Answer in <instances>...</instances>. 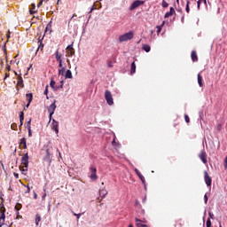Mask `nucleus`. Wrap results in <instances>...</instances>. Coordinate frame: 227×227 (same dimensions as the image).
<instances>
[{"instance_id":"nucleus-1","label":"nucleus","mask_w":227,"mask_h":227,"mask_svg":"<svg viewBox=\"0 0 227 227\" xmlns=\"http://www.w3.org/2000/svg\"><path fill=\"white\" fill-rule=\"evenodd\" d=\"M21 165L20 170L22 173H26L27 171V168L29 167V154L27 153L22 156Z\"/></svg>"},{"instance_id":"nucleus-2","label":"nucleus","mask_w":227,"mask_h":227,"mask_svg":"<svg viewBox=\"0 0 227 227\" xmlns=\"http://www.w3.org/2000/svg\"><path fill=\"white\" fill-rule=\"evenodd\" d=\"M132 38H134V33L128 32L119 36V42L121 43L128 42V40H132Z\"/></svg>"},{"instance_id":"nucleus-3","label":"nucleus","mask_w":227,"mask_h":227,"mask_svg":"<svg viewBox=\"0 0 227 227\" xmlns=\"http://www.w3.org/2000/svg\"><path fill=\"white\" fill-rule=\"evenodd\" d=\"M90 178L92 180V182H97L98 180V176H97V168L93 165L90 168Z\"/></svg>"},{"instance_id":"nucleus-4","label":"nucleus","mask_w":227,"mask_h":227,"mask_svg":"<svg viewBox=\"0 0 227 227\" xmlns=\"http://www.w3.org/2000/svg\"><path fill=\"white\" fill-rule=\"evenodd\" d=\"M135 221H136L137 227H150V224H148V220H146L145 218L144 219L135 218Z\"/></svg>"},{"instance_id":"nucleus-5","label":"nucleus","mask_w":227,"mask_h":227,"mask_svg":"<svg viewBox=\"0 0 227 227\" xmlns=\"http://www.w3.org/2000/svg\"><path fill=\"white\" fill-rule=\"evenodd\" d=\"M105 98L108 104V106H113L114 104V101L113 99V94L109 90L105 91Z\"/></svg>"},{"instance_id":"nucleus-6","label":"nucleus","mask_w":227,"mask_h":227,"mask_svg":"<svg viewBox=\"0 0 227 227\" xmlns=\"http://www.w3.org/2000/svg\"><path fill=\"white\" fill-rule=\"evenodd\" d=\"M6 208L4 207H1V216H0V227L4 226V219H6ZM6 227H10L6 225Z\"/></svg>"},{"instance_id":"nucleus-7","label":"nucleus","mask_w":227,"mask_h":227,"mask_svg":"<svg viewBox=\"0 0 227 227\" xmlns=\"http://www.w3.org/2000/svg\"><path fill=\"white\" fill-rule=\"evenodd\" d=\"M67 56L68 58H72L74 54H75V51L74 50V44H70L66 49Z\"/></svg>"},{"instance_id":"nucleus-8","label":"nucleus","mask_w":227,"mask_h":227,"mask_svg":"<svg viewBox=\"0 0 227 227\" xmlns=\"http://www.w3.org/2000/svg\"><path fill=\"white\" fill-rule=\"evenodd\" d=\"M204 180L207 187H210V185H212V177H210L207 171H204Z\"/></svg>"},{"instance_id":"nucleus-9","label":"nucleus","mask_w":227,"mask_h":227,"mask_svg":"<svg viewBox=\"0 0 227 227\" xmlns=\"http://www.w3.org/2000/svg\"><path fill=\"white\" fill-rule=\"evenodd\" d=\"M145 4L144 1L137 0L132 3V4L129 6V10H136V8H139V6Z\"/></svg>"},{"instance_id":"nucleus-10","label":"nucleus","mask_w":227,"mask_h":227,"mask_svg":"<svg viewBox=\"0 0 227 227\" xmlns=\"http://www.w3.org/2000/svg\"><path fill=\"white\" fill-rule=\"evenodd\" d=\"M51 129L56 132L57 136L59 134V123L54 119H52Z\"/></svg>"},{"instance_id":"nucleus-11","label":"nucleus","mask_w":227,"mask_h":227,"mask_svg":"<svg viewBox=\"0 0 227 227\" xmlns=\"http://www.w3.org/2000/svg\"><path fill=\"white\" fill-rule=\"evenodd\" d=\"M199 158L203 162V164H207L208 160H207V152L205 150H202L200 153L199 154Z\"/></svg>"},{"instance_id":"nucleus-12","label":"nucleus","mask_w":227,"mask_h":227,"mask_svg":"<svg viewBox=\"0 0 227 227\" xmlns=\"http://www.w3.org/2000/svg\"><path fill=\"white\" fill-rule=\"evenodd\" d=\"M54 111H56V100L48 106V113H51V115L54 114Z\"/></svg>"},{"instance_id":"nucleus-13","label":"nucleus","mask_w":227,"mask_h":227,"mask_svg":"<svg viewBox=\"0 0 227 227\" xmlns=\"http://www.w3.org/2000/svg\"><path fill=\"white\" fill-rule=\"evenodd\" d=\"M19 88H24V80L22 79V76L19 77L16 88L17 91H19Z\"/></svg>"},{"instance_id":"nucleus-14","label":"nucleus","mask_w":227,"mask_h":227,"mask_svg":"<svg viewBox=\"0 0 227 227\" xmlns=\"http://www.w3.org/2000/svg\"><path fill=\"white\" fill-rule=\"evenodd\" d=\"M175 13H176L175 8L170 7V11H169V12H167L165 13L164 18H165V19H169V17H171V15H175Z\"/></svg>"},{"instance_id":"nucleus-15","label":"nucleus","mask_w":227,"mask_h":227,"mask_svg":"<svg viewBox=\"0 0 227 227\" xmlns=\"http://www.w3.org/2000/svg\"><path fill=\"white\" fill-rule=\"evenodd\" d=\"M20 146H23V150H27V144H26V137H23L20 139Z\"/></svg>"},{"instance_id":"nucleus-16","label":"nucleus","mask_w":227,"mask_h":227,"mask_svg":"<svg viewBox=\"0 0 227 227\" xmlns=\"http://www.w3.org/2000/svg\"><path fill=\"white\" fill-rule=\"evenodd\" d=\"M191 58L193 63H196V61H198V53H196V51H192Z\"/></svg>"},{"instance_id":"nucleus-17","label":"nucleus","mask_w":227,"mask_h":227,"mask_svg":"<svg viewBox=\"0 0 227 227\" xmlns=\"http://www.w3.org/2000/svg\"><path fill=\"white\" fill-rule=\"evenodd\" d=\"M52 157V154H51V153L49 152V149L46 150V156L44 158V160H46V162H49V164H51V159Z\"/></svg>"},{"instance_id":"nucleus-18","label":"nucleus","mask_w":227,"mask_h":227,"mask_svg":"<svg viewBox=\"0 0 227 227\" xmlns=\"http://www.w3.org/2000/svg\"><path fill=\"white\" fill-rule=\"evenodd\" d=\"M134 74H136V62L133 61L131 63V67H130V74L134 75Z\"/></svg>"},{"instance_id":"nucleus-19","label":"nucleus","mask_w":227,"mask_h":227,"mask_svg":"<svg viewBox=\"0 0 227 227\" xmlns=\"http://www.w3.org/2000/svg\"><path fill=\"white\" fill-rule=\"evenodd\" d=\"M62 58V55L59 54V51H56V60L59 62V63H63V59Z\"/></svg>"},{"instance_id":"nucleus-20","label":"nucleus","mask_w":227,"mask_h":227,"mask_svg":"<svg viewBox=\"0 0 227 227\" xmlns=\"http://www.w3.org/2000/svg\"><path fill=\"white\" fill-rule=\"evenodd\" d=\"M65 79H74V76L72 75V71L70 69L66 72Z\"/></svg>"},{"instance_id":"nucleus-21","label":"nucleus","mask_w":227,"mask_h":227,"mask_svg":"<svg viewBox=\"0 0 227 227\" xmlns=\"http://www.w3.org/2000/svg\"><path fill=\"white\" fill-rule=\"evenodd\" d=\"M198 82H199V86L200 88H203V77H201L200 74H198Z\"/></svg>"},{"instance_id":"nucleus-22","label":"nucleus","mask_w":227,"mask_h":227,"mask_svg":"<svg viewBox=\"0 0 227 227\" xmlns=\"http://www.w3.org/2000/svg\"><path fill=\"white\" fill-rule=\"evenodd\" d=\"M142 49L145 52H150V51H152V47H150V45L148 44H143Z\"/></svg>"},{"instance_id":"nucleus-23","label":"nucleus","mask_w":227,"mask_h":227,"mask_svg":"<svg viewBox=\"0 0 227 227\" xmlns=\"http://www.w3.org/2000/svg\"><path fill=\"white\" fill-rule=\"evenodd\" d=\"M137 175L140 178L142 184L145 185V184H146V180L145 179V176H143V174H141V172H139Z\"/></svg>"},{"instance_id":"nucleus-24","label":"nucleus","mask_w":227,"mask_h":227,"mask_svg":"<svg viewBox=\"0 0 227 227\" xmlns=\"http://www.w3.org/2000/svg\"><path fill=\"white\" fill-rule=\"evenodd\" d=\"M106 194H107V190L102 189V190L99 191V196H100L101 198H106Z\"/></svg>"},{"instance_id":"nucleus-25","label":"nucleus","mask_w":227,"mask_h":227,"mask_svg":"<svg viewBox=\"0 0 227 227\" xmlns=\"http://www.w3.org/2000/svg\"><path fill=\"white\" fill-rule=\"evenodd\" d=\"M50 86L51 88H52L53 90H59V87H56V82L54 80H51L50 82Z\"/></svg>"},{"instance_id":"nucleus-26","label":"nucleus","mask_w":227,"mask_h":227,"mask_svg":"<svg viewBox=\"0 0 227 227\" xmlns=\"http://www.w3.org/2000/svg\"><path fill=\"white\" fill-rule=\"evenodd\" d=\"M20 127H22L23 121H24V112H20Z\"/></svg>"},{"instance_id":"nucleus-27","label":"nucleus","mask_w":227,"mask_h":227,"mask_svg":"<svg viewBox=\"0 0 227 227\" xmlns=\"http://www.w3.org/2000/svg\"><path fill=\"white\" fill-rule=\"evenodd\" d=\"M164 24H166V21H163L160 26H157V34L159 35L160 31H162V27H164Z\"/></svg>"},{"instance_id":"nucleus-28","label":"nucleus","mask_w":227,"mask_h":227,"mask_svg":"<svg viewBox=\"0 0 227 227\" xmlns=\"http://www.w3.org/2000/svg\"><path fill=\"white\" fill-rule=\"evenodd\" d=\"M40 221H42V217L40 216V215H38V214L35 215V223L36 226H38Z\"/></svg>"},{"instance_id":"nucleus-29","label":"nucleus","mask_w":227,"mask_h":227,"mask_svg":"<svg viewBox=\"0 0 227 227\" xmlns=\"http://www.w3.org/2000/svg\"><path fill=\"white\" fill-rule=\"evenodd\" d=\"M27 102H33V93H28L26 95Z\"/></svg>"},{"instance_id":"nucleus-30","label":"nucleus","mask_w":227,"mask_h":227,"mask_svg":"<svg viewBox=\"0 0 227 227\" xmlns=\"http://www.w3.org/2000/svg\"><path fill=\"white\" fill-rule=\"evenodd\" d=\"M31 6H32V9L29 10V13L30 15H34V13H36V11H33V10L36 8V5L35 4H32Z\"/></svg>"},{"instance_id":"nucleus-31","label":"nucleus","mask_w":227,"mask_h":227,"mask_svg":"<svg viewBox=\"0 0 227 227\" xmlns=\"http://www.w3.org/2000/svg\"><path fill=\"white\" fill-rule=\"evenodd\" d=\"M67 70V67H64L61 69H59V75H65V72Z\"/></svg>"},{"instance_id":"nucleus-32","label":"nucleus","mask_w":227,"mask_h":227,"mask_svg":"<svg viewBox=\"0 0 227 227\" xmlns=\"http://www.w3.org/2000/svg\"><path fill=\"white\" fill-rule=\"evenodd\" d=\"M72 214L76 217V219L79 221V219H81V216L82 215L83 213H80V214H76L74 211H71Z\"/></svg>"},{"instance_id":"nucleus-33","label":"nucleus","mask_w":227,"mask_h":227,"mask_svg":"<svg viewBox=\"0 0 227 227\" xmlns=\"http://www.w3.org/2000/svg\"><path fill=\"white\" fill-rule=\"evenodd\" d=\"M14 208L17 212H19V210L22 209V204L17 203Z\"/></svg>"},{"instance_id":"nucleus-34","label":"nucleus","mask_w":227,"mask_h":227,"mask_svg":"<svg viewBox=\"0 0 227 227\" xmlns=\"http://www.w3.org/2000/svg\"><path fill=\"white\" fill-rule=\"evenodd\" d=\"M189 4H191V2L189 0L186 1V13H189V12H191V9L189 8Z\"/></svg>"},{"instance_id":"nucleus-35","label":"nucleus","mask_w":227,"mask_h":227,"mask_svg":"<svg viewBox=\"0 0 227 227\" xmlns=\"http://www.w3.org/2000/svg\"><path fill=\"white\" fill-rule=\"evenodd\" d=\"M161 6L162 8H168V6H169V4H168L166 0H162Z\"/></svg>"},{"instance_id":"nucleus-36","label":"nucleus","mask_w":227,"mask_h":227,"mask_svg":"<svg viewBox=\"0 0 227 227\" xmlns=\"http://www.w3.org/2000/svg\"><path fill=\"white\" fill-rule=\"evenodd\" d=\"M201 1H204V4H207V0H199L197 2V7L200 10V6H201Z\"/></svg>"},{"instance_id":"nucleus-37","label":"nucleus","mask_w":227,"mask_h":227,"mask_svg":"<svg viewBox=\"0 0 227 227\" xmlns=\"http://www.w3.org/2000/svg\"><path fill=\"white\" fill-rule=\"evenodd\" d=\"M206 226L207 227H212V222L210 221V218H207V220L206 222Z\"/></svg>"},{"instance_id":"nucleus-38","label":"nucleus","mask_w":227,"mask_h":227,"mask_svg":"<svg viewBox=\"0 0 227 227\" xmlns=\"http://www.w3.org/2000/svg\"><path fill=\"white\" fill-rule=\"evenodd\" d=\"M25 126L27 129H31V119H29V121L25 124Z\"/></svg>"},{"instance_id":"nucleus-39","label":"nucleus","mask_w":227,"mask_h":227,"mask_svg":"<svg viewBox=\"0 0 227 227\" xmlns=\"http://www.w3.org/2000/svg\"><path fill=\"white\" fill-rule=\"evenodd\" d=\"M44 94L46 95V98L49 99V96H47V95H49V86H46Z\"/></svg>"},{"instance_id":"nucleus-40","label":"nucleus","mask_w":227,"mask_h":227,"mask_svg":"<svg viewBox=\"0 0 227 227\" xmlns=\"http://www.w3.org/2000/svg\"><path fill=\"white\" fill-rule=\"evenodd\" d=\"M184 120H185L186 123H191V119L189 118V115L184 114Z\"/></svg>"},{"instance_id":"nucleus-41","label":"nucleus","mask_w":227,"mask_h":227,"mask_svg":"<svg viewBox=\"0 0 227 227\" xmlns=\"http://www.w3.org/2000/svg\"><path fill=\"white\" fill-rule=\"evenodd\" d=\"M31 192V188L29 185H27V191L25 192V194H29Z\"/></svg>"},{"instance_id":"nucleus-42","label":"nucleus","mask_w":227,"mask_h":227,"mask_svg":"<svg viewBox=\"0 0 227 227\" xmlns=\"http://www.w3.org/2000/svg\"><path fill=\"white\" fill-rule=\"evenodd\" d=\"M37 51H43V43H40Z\"/></svg>"},{"instance_id":"nucleus-43","label":"nucleus","mask_w":227,"mask_h":227,"mask_svg":"<svg viewBox=\"0 0 227 227\" xmlns=\"http://www.w3.org/2000/svg\"><path fill=\"white\" fill-rule=\"evenodd\" d=\"M224 168L227 169V155L224 159V163H223Z\"/></svg>"},{"instance_id":"nucleus-44","label":"nucleus","mask_w":227,"mask_h":227,"mask_svg":"<svg viewBox=\"0 0 227 227\" xmlns=\"http://www.w3.org/2000/svg\"><path fill=\"white\" fill-rule=\"evenodd\" d=\"M204 200H205V203H208V197L207 196V194L204 195Z\"/></svg>"},{"instance_id":"nucleus-45","label":"nucleus","mask_w":227,"mask_h":227,"mask_svg":"<svg viewBox=\"0 0 227 227\" xmlns=\"http://www.w3.org/2000/svg\"><path fill=\"white\" fill-rule=\"evenodd\" d=\"M28 130V137H31L33 136V132H31V128Z\"/></svg>"},{"instance_id":"nucleus-46","label":"nucleus","mask_w":227,"mask_h":227,"mask_svg":"<svg viewBox=\"0 0 227 227\" xmlns=\"http://www.w3.org/2000/svg\"><path fill=\"white\" fill-rule=\"evenodd\" d=\"M107 67H109V68H113V62H108V64H107Z\"/></svg>"},{"instance_id":"nucleus-47","label":"nucleus","mask_w":227,"mask_h":227,"mask_svg":"<svg viewBox=\"0 0 227 227\" xmlns=\"http://www.w3.org/2000/svg\"><path fill=\"white\" fill-rule=\"evenodd\" d=\"M42 4H43V0L40 1V3L37 4V7L40 8V6H42Z\"/></svg>"},{"instance_id":"nucleus-48","label":"nucleus","mask_w":227,"mask_h":227,"mask_svg":"<svg viewBox=\"0 0 227 227\" xmlns=\"http://www.w3.org/2000/svg\"><path fill=\"white\" fill-rule=\"evenodd\" d=\"M59 68H65V67H63V62H59Z\"/></svg>"},{"instance_id":"nucleus-49","label":"nucleus","mask_w":227,"mask_h":227,"mask_svg":"<svg viewBox=\"0 0 227 227\" xmlns=\"http://www.w3.org/2000/svg\"><path fill=\"white\" fill-rule=\"evenodd\" d=\"M8 77H10V73H5L4 81H5L6 79H8Z\"/></svg>"},{"instance_id":"nucleus-50","label":"nucleus","mask_w":227,"mask_h":227,"mask_svg":"<svg viewBox=\"0 0 227 227\" xmlns=\"http://www.w3.org/2000/svg\"><path fill=\"white\" fill-rule=\"evenodd\" d=\"M112 145H113V146H116V139H114V140L112 141Z\"/></svg>"},{"instance_id":"nucleus-51","label":"nucleus","mask_w":227,"mask_h":227,"mask_svg":"<svg viewBox=\"0 0 227 227\" xmlns=\"http://www.w3.org/2000/svg\"><path fill=\"white\" fill-rule=\"evenodd\" d=\"M6 68L8 69V71L10 72V70H12V67L10 65H6Z\"/></svg>"},{"instance_id":"nucleus-52","label":"nucleus","mask_w":227,"mask_h":227,"mask_svg":"<svg viewBox=\"0 0 227 227\" xmlns=\"http://www.w3.org/2000/svg\"><path fill=\"white\" fill-rule=\"evenodd\" d=\"M208 215L210 219H214V215L212 213L209 212Z\"/></svg>"},{"instance_id":"nucleus-53","label":"nucleus","mask_w":227,"mask_h":227,"mask_svg":"<svg viewBox=\"0 0 227 227\" xmlns=\"http://www.w3.org/2000/svg\"><path fill=\"white\" fill-rule=\"evenodd\" d=\"M95 10V5H92V7L90 8V13H91V12H93Z\"/></svg>"},{"instance_id":"nucleus-54","label":"nucleus","mask_w":227,"mask_h":227,"mask_svg":"<svg viewBox=\"0 0 227 227\" xmlns=\"http://www.w3.org/2000/svg\"><path fill=\"white\" fill-rule=\"evenodd\" d=\"M10 31L8 32V34L6 35V38H7V40H10Z\"/></svg>"},{"instance_id":"nucleus-55","label":"nucleus","mask_w":227,"mask_h":227,"mask_svg":"<svg viewBox=\"0 0 227 227\" xmlns=\"http://www.w3.org/2000/svg\"><path fill=\"white\" fill-rule=\"evenodd\" d=\"M29 106H31V102L28 101V103L26 105L27 109L29 107Z\"/></svg>"},{"instance_id":"nucleus-56","label":"nucleus","mask_w":227,"mask_h":227,"mask_svg":"<svg viewBox=\"0 0 227 227\" xmlns=\"http://www.w3.org/2000/svg\"><path fill=\"white\" fill-rule=\"evenodd\" d=\"M49 118H50V121L52 120V114L51 115V113H49Z\"/></svg>"},{"instance_id":"nucleus-57","label":"nucleus","mask_w":227,"mask_h":227,"mask_svg":"<svg viewBox=\"0 0 227 227\" xmlns=\"http://www.w3.org/2000/svg\"><path fill=\"white\" fill-rule=\"evenodd\" d=\"M19 214H20L19 211H17V213H16L17 219H19L20 217V215Z\"/></svg>"},{"instance_id":"nucleus-58","label":"nucleus","mask_w":227,"mask_h":227,"mask_svg":"<svg viewBox=\"0 0 227 227\" xmlns=\"http://www.w3.org/2000/svg\"><path fill=\"white\" fill-rule=\"evenodd\" d=\"M135 173H136V175H137V173H140V172L137 168H135Z\"/></svg>"},{"instance_id":"nucleus-59","label":"nucleus","mask_w":227,"mask_h":227,"mask_svg":"<svg viewBox=\"0 0 227 227\" xmlns=\"http://www.w3.org/2000/svg\"><path fill=\"white\" fill-rule=\"evenodd\" d=\"M14 176H15V178H19V174L14 173Z\"/></svg>"},{"instance_id":"nucleus-60","label":"nucleus","mask_w":227,"mask_h":227,"mask_svg":"<svg viewBox=\"0 0 227 227\" xmlns=\"http://www.w3.org/2000/svg\"><path fill=\"white\" fill-rule=\"evenodd\" d=\"M74 17H77V14H73V16H72V18H71V20H72V19H74Z\"/></svg>"},{"instance_id":"nucleus-61","label":"nucleus","mask_w":227,"mask_h":227,"mask_svg":"<svg viewBox=\"0 0 227 227\" xmlns=\"http://www.w3.org/2000/svg\"><path fill=\"white\" fill-rule=\"evenodd\" d=\"M60 88H63V81L60 82Z\"/></svg>"},{"instance_id":"nucleus-62","label":"nucleus","mask_w":227,"mask_h":227,"mask_svg":"<svg viewBox=\"0 0 227 227\" xmlns=\"http://www.w3.org/2000/svg\"><path fill=\"white\" fill-rule=\"evenodd\" d=\"M129 227H134L132 224H129Z\"/></svg>"},{"instance_id":"nucleus-63","label":"nucleus","mask_w":227,"mask_h":227,"mask_svg":"<svg viewBox=\"0 0 227 227\" xmlns=\"http://www.w3.org/2000/svg\"><path fill=\"white\" fill-rule=\"evenodd\" d=\"M36 196H37L36 193H35V199H36Z\"/></svg>"},{"instance_id":"nucleus-64","label":"nucleus","mask_w":227,"mask_h":227,"mask_svg":"<svg viewBox=\"0 0 227 227\" xmlns=\"http://www.w3.org/2000/svg\"><path fill=\"white\" fill-rule=\"evenodd\" d=\"M3 226L6 227V226H8V225H7V224H4V225H3Z\"/></svg>"}]
</instances>
